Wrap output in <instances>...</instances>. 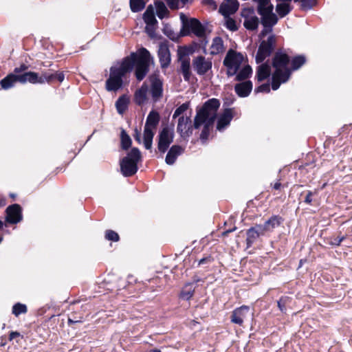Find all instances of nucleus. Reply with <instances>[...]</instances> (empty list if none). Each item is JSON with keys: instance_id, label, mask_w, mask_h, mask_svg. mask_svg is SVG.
Here are the masks:
<instances>
[{"instance_id": "f257e3e1", "label": "nucleus", "mask_w": 352, "mask_h": 352, "mask_svg": "<svg viewBox=\"0 0 352 352\" xmlns=\"http://www.w3.org/2000/svg\"><path fill=\"white\" fill-rule=\"evenodd\" d=\"M219 107L220 101L218 99L208 100L201 107L196 108V115L193 123H192L190 116H182L178 118L177 132L182 138L187 140L192 135L193 129H198L203 126L200 140L202 142H206L213 129Z\"/></svg>"}, {"instance_id": "f03ea898", "label": "nucleus", "mask_w": 352, "mask_h": 352, "mask_svg": "<svg viewBox=\"0 0 352 352\" xmlns=\"http://www.w3.org/2000/svg\"><path fill=\"white\" fill-rule=\"evenodd\" d=\"M289 62L290 58L287 54L281 51L275 53L272 63L275 69L272 76L273 90H277L282 83L286 82L289 79L291 76V69L288 67Z\"/></svg>"}, {"instance_id": "7ed1b4c3", "label": "nucleus", "mask_w": 352, "mask_h": 352, "mask_svg": "<svg viewBox=\"0 0 352 352\" xmlns=\"http://www.w3.org/2000/svg\"><path fill=\"white\" fill-rule=\"evenodd\" d=\"M180 19L182 23L184 35H188L190 32L200 38V46L205 48L208 43L206 38V27L195 18L188 19L184 14H180Z\"/></svg>"}, {"instance_id": "20e7f679", "label": "nucleus", "mask_w": 352, "mask_h": 352, "mask_svg": "<svg viewBox=\"0 0 352 352\" xmlns=\"http://www.w3.org/2000/svg\"><path fill=\"white\" fill-rule=\"evenodd\" d=\"M142 155L138 148H133L126 157L120 161V170L124 177H131L138 171V164L141 161Z\"/></svg>"}, {"instance_id": "39448f33", "label": "nucleus", "mask_w": 352, "mask_h": 352, "mask_svg": "<svg viewBox=\"0 0 352 352\" xmlns=\"http://www.w3.org/2000/svg\"><path fill=\"white\" fill-rule=\"evenodd\" d=\"M159 122V113L157 111H151L147 116L144 129V146L147 150L152 148L154 136L153 129H156Z\"/></svg>"}, {"instance_id": "423d86ee", "label": "nucleus", "mask_w": 352, "mask_h": 352, "mask_svg": "<svg viewBox=\"0 0 352 352\" xmlns=\"http://www.w3.org/2000/svg\"><path fill=\"white\" fill-rule=\"evenodd\" d=\"M244 57L240 52L232 49L229 50L223 60V64L227 68L228 76H233L238 72Z\"/></svg>"}, {"instance_id": "0eeeda50", "label": "nucleus", "mask_w": 352, "mask_h": 352, "mask_svg": "<svg viewBox=\"0 0 352 352\" xmlns=\"http://www.w3.org/2000/svg\"><path fill=\"white\" fill-rule=\"evenodd\" d=\"M150 58L151 54L146 48L142 47L139 50L138 56L135 64V74L138 80H142L147 74L149 69Z\"/></svg>"}, {"instance_id": "6e6552de", "label": "nucleus", "mask_w": 352, "mask_h": 352, "mask_svg": "<svg viewBox=\"0 0 352 352\" xmlns=\"http://www.w3.org/2000/svg\"><path fill=\"white\" fill-rule=\"evenodd\" d=\"M276 43V39L274 35H270L267 40L261 41L255 58L257 63H262L271 55L275 48Z\"/></svg>"}, {"instance_id": "1a4fd4ad", "label": "nucleus", "mask_w": 352, "mask_h": 352, "mask_svg": "<svg viewBox=\"0 0 352 352\" xmlns=\"http://www.w3.org/2000/svg\"><path fill=\"white\" fill-rule=\"evenodd\" d=\"M257 3L256 11L261 16V20H278V16L273 12L274 6L270 0H252Z\"/></svg>"}, {"instance_id": "9d476101", "label": "nucleus", "mask_w": 352, "mask_h": 352, "mask_svg": "<svg viewBox=\"0 0 352 352\" xmlns=\"http://www.w3.org/2000/svg\"><path fill=\"white\" fill-rule=\"evenodd\" d=\"M241 15L244 19L243 26L248 30L253 31L257 30L261 21L255 15L254 8H246L242 9Z\"/></svg>"}, {"instance_id": "9b49d317", "label": "nucleus", "mask_w": 352, "mask_h": 352, "mask_svg": "<svg viewBox=\"0 0 352 352\" xmlns=\"http://www.w3.org/2000/svg\"><path fill=\"white\" fill-rule=\"evenodd\" d=\"M178 60L181 63L180 71L186 81H189L191 77L190 60L185 48L179 47L177 50Z\"/></svg>"}, {"instance_id": "f8f14e48", "label": "nucleus", "mask_w": 352, "mask_h": 352, "mask_svg": "<svg viewBox=\"0 0 352 352\" xmlns=\"http://www.w3.org/2000/svg\"><path fill=\"white\" fill-rule=\"evenodd\" d=\"M122 73L116 69V67L110 69L109 78L106 81V89L109 91H116L122 86Z\"/></svg>"}, {"instance_id": "ddd939ff", "label": "nucleus", "mask_w": 352, "mask_h": 352, "mask_svg": "<svg viewBox=\"0 0 352 352\" xmlns=\"http://www.w3.org/2000/svg\"><path fill=\"white\" fill-rule=\"evenodd\" d=\"M174 133L168 127H164L158 135L157 148L160 152L164 153L173 142Z\"/></svg>"}, {"instance_id": "4468645a", "label": "nucleus", "mask_w": 352, "mask_h": 352, "mask_svg": "<svg viewBox=\"0 0 352 352\" xmlns=\"http://www.w3.org/2000/svg\"><path fill=\"white\" fill-rule=\"evenodd\" d=\"M6 222L10 224H16L22 221V208L18 204L9 206L6 210Z\"/></svg>"}, {"instance_id": "2eb2a0df", "label": "nucleus", "mask_w": 352, "mask_h": 352, "mask_svg": "<svg viewBox=\"0 0 352 352\" xmlns=\"http://www.w3.org/2000/svg\"><path fill=\"white\" fill-rule=\"evenodd\" d=\"M212 63L210 59L206 58L203 56H198L192 60V67L196 73L199 76L206 74L211 70Z\"/></svg>"}, {"instance_id": "dca6fc26", "label": "nucleus", "mask_w": 352, "mask_h": 352, "mask_svg": "<svg viewBox=\"0 0 352 352\" xmlns=\"http://www.w3.org/2000/svg\"><path fill=\"white\" fill-rule=\"evenodd\" d=\"M158 57L162 69L167 68L171 61L170 52L167 42H162L159 45Z\"/></svg>"}, {"instance_id": "f3484780", "label": "nucleus", "mask_w": 352, "mask_h": 352, "mask_svg": "<svg viewBox=\"0 0 352 352\" xmlns=\"http://www.w3.org/2000/svg\"><path fill=\"white\" fill-rule=\"evenodd\" d=\"M151 86V94L154 102L158 101L162 96L163 83L162 81L156 76L150 78Z\"/></svg>"}, {"instance_id": "a211bd4d", "label": "nucleus", "mask_w": 352, "mask_h": 352, "mask_svg": "<svg viewBox=\"0 0 352 352\" xmlns=\"http://www.w3.org/2000/svg\"><path fill=\"white\" fill-rule=\"evenodd\" d=\"M250 312L248 306L243 305L235 309L231 315L230 320L232 323L243 325L244 320L247 318Z\"/></svg>"}, {"instance_id": "6ab92c4d", "label": "nucleus", "mask_w": 352, "mask_h": 352, "mask_svg": "<svg viewBox=\"0 0 352 352\" xmlns=\"http://www.w3.org/2000/svg\"><path fill=\"white\" fill-rule=\"evenodd\" d=\"M138 54L133 52L130 56L124 58L120 67H116V69L120 71L124 76L126 73L130 72L133 70L135 67L136 60Z\"/></svg>"}, {"instance_id": "aec40b11", "label": "nucleus", "mask_w": 352, "mask_h": 352, "mask_svg": "<svg viewBox=\"0 0 352 352\" xmlns=\"http://www.w3.org/2000/svg\"><path fill=\"white\" fill-rule=\"evenodd\" d=\"M17 77L19 82L23 84L27 82L32 84L44 83L45 82L44 74L41 76H38V74L34 72H28L22 74H17Z\"/></svg>"}, {"instance_id": "412c9836", "label": "nucleus", "mask_w": 352, "mask_h": 352, "mask_svg": "<svg viewBox=\"0 0 352 352\" xmlns=\"http://www.w3.org/2000/svg\"><path fill=\"white\" fill-rule=\"evenodd\" d=\"M233 118L232 110L226 109L217 120V129L222 131L228 126Z\"/></svg>"}, {"instance_id": "4be33fe9", "label": "nucleus", "mask_w": 352, "mask_h": 352, "mask_svg": "<svg viewBox=\"0 0 352 352\" xmlns=\"http://www.w3.org/2000/svg\"><path fill=\"white\" fill-rule=\"evenodd\" d=\"M184 151V148L179 145H173L168 150L165 158V162L168 165H173L178 156L181 155Z\"/></svg>"}, {"instance_id": "5701e85b", "label": "nucleus", "mask_w": 352, "mask_h": 352, "mask_svg": "<svg viewBox=\"0 0 352 352\" xmlns=\"http://www.w3.org/2000/svg\"><path fill=\"white\" fill-rule=\"evenodd\" d=\"M239 6V3L237 0H229L227 3L221 5L219 12L223 16L227 17L236 12Z\"/></svg>"}, {"instance_id": "b1692460", "label": "nucleus", "mask_w": 352, "mask_h": 352, "mask_svg": "<svg viewBox=\"0 0 352 352\" xmlns=\"http://www.w3.org/2000/svg\"><path fill=\"white\" fill-rule=\"evenodd\" d=\"M252 89V82L250 80H247L238 84L234 86V90L236 94L241 98L247 97L249 96Z\"/></svg>"}, {"instance_id": "393cba45", "label": "nucleus", "mask_w": 352, "mask_h": 352, "mask_svg": "<svg viewBox=\"0 0 352 352\" xmlns=\"http://www.w3.org/2000/svg\"><path fill=\"white\" fill-rule=\"evenodd\" d=\"M148 91V85L144 82L141 87L138 89L134 94V100L138 105H142L147 100V94Z\"/></svg>"}, {"instance_id": "a878e982", "label": "nucleus", "mask_w": 352, "mask_h": 352, "mask_svg": "<svg viewBox=\"0 0 352 352\" xmlns=\"http://www.w3.org/2000/svg\"><path fill=\"white\" fill-rule=\"evenodd\" d=\"M271 74V67L267 63H263L259 65L256 70V78L257 80L261 82L268 77H270Z\"/></svg>"}, {"instance_id": "bb28decb", "label": "nucleus", "mask_w": 352, "mask_h": 352, "mask_svg": "<svg viewBox=\"0 0 352 352\" xmlns=\"http://www.w3.org/2000/svg\"><path fill=\"white\" fill-rule=\"evenodd\" d=\"M283 222V219L279 215H273L264 224L268 232H272L275 228L280 226Z\"/></svg>"}, {"instance_id": "cd10ccee", "label": "nucleus", "mask_w": 352, "mask_h": 352, "mask_svg": "<svg viewBox=\"0 0 352 352\" xmlns=\"http://www.w3.org/2000/svg\"><path fill=\"white\" fill-rule=\"evenodd\" d=\"M129 98L126 95H122L116 102V108L119 114L122 115L128 109Z\"/></svg>"}, {"instance_id": "c85d7f7f", "label": "nucleus", "mask_w": 352, "mask_h": 352, "mask_svg": "<svg viewBox=\"0 0 352 352\" xmlns=\"http://www.w3.org/2000/svg\"><path fill=\"white\" fill-rule=\"evenodd\" d=\"M16 82H19L17 74H10L0 81V85L3 89H8L12 88Z\"/></svg>"}, {"instance_id": "c756f323", "label": "nucleus", "mask_w": 352, "mask_h": 352, "mask_svg": "<svg viewBox=\"0 0 352 352\" xmlns=\"http://www.w3.org/2000/svg\"><path fill=\"white\" fill-rule=\"evenodd\" d=\"M293 9V6L289 3L280 2L276 6V12L280 18L287 16Z\"/></svg>"}, {"instance_id": "7c9ffc66", "label": "nucleus", "mask_w": 352, "mask_h": 352, "mask_svg": "<svg viewBox=\"0 0 352 352\" xmlns=\"http://www.w3.org/2000/svg\"><path fill=\"white\" fill-rule=\"evenodd\" d=\"M210 48V54L212 55H216L222 53L224 51L223 39L219 36L214 38Z\"/></svg>"}, {"instance_id": "2f4dec72", "label": "nucleus", "mask_w": 352, "mask_h": 352, "mask_svg": "<svg viewBox=\"0 0 352 352\" xmlns=\"http://www.w3.org/2000/svg\"><path fill=\"white\" fill-rule=\"evenodd\" d=\"M278 20H261V23L263 26V30L260 33V36H265L273 30V27L278 23Z\"/></svg>"}, {"instance_id": "473e14b6", "label": "nucleus", "mask_w": 352, "mask_h": 352, "mask_svg": "<svg viewBox=\"0 0 352 352\" xmlns=\"http://www.w3.org/2000/svg\"><path fill=\"white\" fill-rule=\"evenodd\" d=\"M252 73V67L250 65L243 67L236 75V80L242 81L248 78Z\"/></svg>"}, {"instance_id": "72a5a7b5", "label": "nucleus", "mask_w": 352, "mask_h": 352, "mask_svg": "<svg viewBox=\"0 0 352 352\" xmlns=\"http://www.w3.org/2000/svg\"><path fill=\"white\" fill-rule=\"evenodd\" d=\"M148 0H129L130 8L133 12L142 10Z\"/></svg>"}, {"instance_id": "f704fd0d", "label": "nucleus", "mask_w": 352, "mask_h": 352, "mask_svg": "<svg viewBox=\"0 0 352 352\" xmlns=\"http://www.w3.org/2000/svg\"><path fill=\"white\" fill-rule=\"evenodd\" d=\"M195 292V287L192 283H187L183 288L180 296L182 299L189 300L192 298Z\"/></svg>"}, {"instance_id": "c9c22d12", "label": "nucleus", "mask_w": 352, "mask_h": 352, "mask_svg": "<svg viewBox=\"0 0 352 352\" xmlns=\"http://www.w3.org/2000/svg\"><path fill=\"white\" fill-rule=\"evenodd\" d=\"M290 61L292 65V68L290 69L292 72L298 69L302 65H303L306 62V58L303 55H298L294 57L290 60Z\"/></svg>"}, {"instance_id": "e433bc0d", "label": "nucleus", "mask_w": 352, "mask_h": 352, "mask_svg": "<svg viewBox=\"0 0 352 352\" xmlns=\"http://www.w3.org/2000/svg\"><path fill=\"white\" fill-rule=\"evenodd\" d=\"M155 4L157 16L161 19H164L168 13V10L164 3L160 1H157Z\"/></svg>"}, {"instance_id": "4c0bfd02", "label": "nucleus", "mask_w": 352, "mask_h": 352, "mask_svg": "<svg viewBox=\"0 0 352 352\" xmlns=\"http://www.w3.org/2000/svg\"><path fill=\"white\" fill-rule=\"evenodd\" d=\"M121 146L123 150H127L131 145V139L125 130L122 129L120 134Z\"/></svg>"}, {"instance_id": "58836bf2", "label": "nucleus", "mask_w": 352, "mask_h": 352, "mask_svg": "<svg viewBox=\"0 0 352 352\" xmlns=\"http://www.w3.org/2000/svg\"><path fill=\"white\" fill-rule=\"evenodd\" d=\"M259 237V235L256 233V231L252 228H250L247 230V239L246 243L247 247L250 248L254 243V242Z\"/></svg>"}, {"instance_id": "ea45409f", "label": "nucleus", "mask_w": 352, "mask_h": 352, "mask_svg": "<svg viewBox=\"0 0 352 352\" xmlns=\"http://www.w3.org/2000/svg\"><path fill=\"white\" fill-rule=\"evenodd\" d=\"M190 107V102H186L181 104L179 107H178L174 111V113L173 115V118L175 119L176 118H179L182 116V114L188 110V109Z\"/></svg>"}, {"instance_id": "a19ab883", "label": "nucleus", "mask_w": 352, "mask_h": 352, "mask_svg": "<svg viewBox=\"0 0 352 352\" xmlns=\"http://www.w3.org/2000/svg\"><path fill=\"white\" fill-rule=\"evenodd\" d=\"M294 2L300 3L302 10H307L311 9L316 3V0H294Z\"/></svg>"}, {"instance_id": "79ce46f5", "label": "nucleus", "mask_w": 352, "mask_h": 352, "mask_svg": "<svg viewBox=\"0 0 352 352\" xmlns=\"http://www.w3.org/2000/svg\"><path fill=\"white\" fill-rule=\"evenodd\" d=\"M291 302V298L288 296H282L279 300H278L277 304L279 309L281 312L285 313L287 311V305L289 304Z\"/></svg>"}, {"instance_id": "37998d69", "label": "nucleus", "mask_w": 352, "mask_h": 352, "mask_svg": "<svg viewBox=\"0 0 352 352\" xmlns=\"http://www.w3.org/2000/svg\"><path fill=\"white\" fill-rule=\"evenodd\" d=\"M27 311V307L24 304L18 302L16 303L12 307V314L16 316H18L21 314H25Z\"/></svg>"}, {"instance_id": "c03bdc74", "label": "nucleus", "mask_w": 352, "mask_h": 352, "mask_svg": "<svg viewBox=\"0 0 352 352\" xmlns=\"http://www.w3.org/2000/svg\"><path fill=\"white\" fill-rule=\"evenodd\" d=\"M45 81L50 82L54 79H57L59 82H63L65 78V75L63 72L52 74L50 75L44 74Z\"/></svg>"}, {"instance_id": "a18cd8bd", "label": "nucleus", "mask_w": 352, "mask_h": 352, "mask_svg": "<svg viewBox=\"0 0 352 352\" xmlns=\"http://www.w3.org/2000/svg\"><path fill=\"white\" fill-rule=\"evenodd\" d=\"M225 26L227 29L232 32L238 30L236 21L232 18L229 17V16L225 17Z\"/></svg>"}, {"instance_id": "49530a36", "label": "nucleus", "mask_w": 352, "mask_h": 352, "mask_svg": "<svg viewBox=\"0 0 352 352\" xmlns=\"http://www.w3.org/2000/svg\"><path fill=\"white\" fill-rule=\"evenodd\" d=\"M143 19L146 25H156L157 23L154 13H144Z\"/></svg>"}, {"instance_id": "de8ad7c7", "label": "nucleus", "mask_w": 352, "mask_h": 352, "mask_svg": "<svg viewBox=\"0 0 352 352\" xmlns=\"http://www.w3.org/2000/svg\"><path fill=\"white\" fill-rule=\"evenodd\" d=\"M105 238L107 240L112 241H118L120 239L118 234L111 230H108L106 231Z\"/></svg>"}, {"instance_id": "09e8293b", "label": "nucleus", "mask_w": 352, "mask_h": 352, "mask_svg": "<svg viewBox=\"0 0 352 352\" xmlns=\"http://www.w3.org/2000/svg\"><path fill=\"white\" fill-rule=\"evenodd\" d=\"M254 231L260 236L264 235L266 232H268L265 224L256 225L254 227H252Z\"/></svg>"}, {"instance_id": "8fccbe9b", "label": "nucleus", "mask_w": 352, "mask_h": 352, "mask_svg": "<svg viewBox=\"0 0 352 352\" xmlns=\"http://www.w3.org/2000/svg\"><path fill=\"white\" fill-rule=\"evenodd\" d=\"M255 91L269 93L270 91V87L269 83L263 84L256 88Z\"/></svg>"}, {"instance_id": "3c124183", "label": "nucleus", "mask_w": 352, "mask_h": 352, "mask_svg": "<svg viewBox=\"0 0 352 352\" xmlns=\"http://www.w3.org/2000/svg\"><path fill=\"white\" fill-rule=\"evenodd\" d=\"M155 25H146L145 27V31L151 38H154L155 36Z\"/></svg>"}, {"instance_id": "603ef678", "label": "nucleus", "mask_w": 352, "mask_h": 352, "mask_svg": "<svg viewBox=\"0 0 352 352\" xmlns=\"http://www.w3.org/2000/svg\"><path fill=\"white\" fill-rule=\"evenodd\" d=\"M345 239L344 236H338L336 238H334L333 241H331V244L333 245L338 246L340 245L341 242Z\"/></svg>"}, {"instance_id": "864d4df0", "label": "nucleus", "mask_w": 352, "mask_h": 352, "mask_svg": "<svg viewBox=\"0 0 352 352\" xmlns=\"http://www.w3.org/2000/svg\"><path fill=\"white\" fill-rule=\"evenodd\" d=\"M28 67L25 64H21L20 67H16L14 70V74H19V73L27 70Z\"/></svg>"}, {"instance_id": "5fc2aeb1", "label": "nucleus", "mask_w": 352, "mask_h": 352, "mask_svg": "<svg viewBox=\"0 0 352 352\" xmlns=\"http://www.w3.org/2000/svg\"><path fill=\"white\" fill-rule=\"evenodd\" d=\"M315 194V192H313L312 191L309 190L305 196L304 201L306 204H310L312 201L311 197Z\"/></svg>"}, {"instance_id": "6e6d98bb", "label": "nucleus", "mask_w": 352, "mask_h": 352, "mask_svg": "<svg viewBox=\"0 0 352 352\" xmlns=\"http://www.w3.org/2000/svg\"><path fill=\"white\" fill-rule=\"evenodd\" d=\"M134 139L135 141H137L138 143L141 142V133L138 130V129H135V134H134Z\"/></svg>"}, {"instance_id": "4d7b16f0", "label": "nucleus", "mask_w": 352, "mask_h": 352, "mask_svg": "<svg viewBox=\"0 0 352 352\" xmlns=\"http://www.w3.org/2000/svg\"><path fill=\"white\" fill-rule=\"evenodd\" d=\"M210 261H211V258L210 256L205 257V258H203L199 260L198 265H204L205 263H209Z\"/></svg>"}, {"instance_id": "13d9d810", "label": "nucleus", "mask_w": 352, "mask_h": 352, "mask_svg": "<svg viewBox=\"0 0 352 352\" xmlns=\"http://www.w3.org/2000/svg\"><path fill=\"white\" fill-rule=\"evenodd\" d=\"M20 336V333L17 331H12L9 335V340H12L14 339L16 337H19Z\"/></svg>"}, {"instance_id": "bf43d9fd", "label": "nucleus", "mask_w": 352, "mask_h": 352, "mask_svg": "<svg viewBox=\"0 0 352 352\" xmlns=\"http://www.w3.org/2000/svg\"><path fill=\"white\" fill-rule=\"evenodd\" d=\"M148 14H150V13H154V9H153V6H152V5H149V6L147 7V8H146V11H145V12H144V13H148Z\"/></svg>"}, {"instance_id": "052dcab7", "label": "nucleus", "mask_w": 352, "mask_h": 352, "mask_svg": "<svg viewBox=\"0 0 352 352\" xmlns=\"http://www.w3.org/2000/svg\"><path fill=\"white\" fill-rule=\"evenodd\" d=\"M236 227H234V228H232V229L227 230H226V231H224V232H223V236H226V235H228L229 233H230V232H233V231L236 230Z\"/></svg>"}, {"instance_id": "680f3d73", "label": "nucleus", "mask_w": 352, "mask_h": 352, "mask_svg": "<svg viewBox=\"0 0 352 352\" xmlns=\"http://www.w3.org/2000/svg\"><path fill=\"white\" fill-rule=\"evenodd\" d=\"M281 187V184L279 182H276L274 186H273V188L275 190H279Z\"/></svg>"}, {"instance_id": "e2e57ef3", "label": "nucleus", "mask_w": 352, "mask_h": 352, "mask_svg": "<svg viewBox=\"0 0 352 352\" xmlns=\"http://www.w3.org/2000/svg\"><path fill=\"white\" fill-rule=\"evenodd\" d=\"M81 322V320H73V319H71V318L68 319V323L69 324H74V323H76V322Z\"/></svg>"}, {"instance_id": "0e129e2a", "label": "nucleus", "mask_w": 352, "mask_h": 352, "mask_svg": "<svg viewBox=\"0 0 352 352\" xmlns=\"http://www.w3.org/2000/svg\"><path fill=\"white\" fill-rule=\"evenodd\" d=\"M208 4L210 5H214V1L213 0H205Z\"/></svg>"}, {"instance_id": "69168bd1", "label": "nucleus", "mask_w": 352, "mask_h": 352, "mask_svg": "<svg viewBox=\"0 0 352 352\" xmlns=\"http://www.w3.org/2000/svg\"><path fill=\"white\" fill-rule=\"evenodd\" d=\"M149 352H161V351L158 349H153L150 350Z\"/></svg>"}, {"instance_id": "338daca9", "label": "nucleus", "mask_w": 352, "mask_h": 352, "mask_svg": "<svg viewBox=\"0 0 352 352\" xmlns=\"http://www.w3.org/2000/svg\"><path fill=\"white\" fill-rule=\"evenodd\" d=\"M180 1L183 4H186V3H188L189 1H190V0H180Z\"/></svg>"}, {"instance_id": "774afa93", "label": "nucleus", "mask_w": 352, "mask_h": 352, "mask_svg": "<svg viewBox=\"0 0 352 352\" xmlns=\"http://www.w3.org/2000/svg\"><path fill=\"white\" fill-rule=\"evenodd\" d=\"M10 197H12V198H14L15 197V195H13V194H10Z\"/></svg>"}]
</instances>
